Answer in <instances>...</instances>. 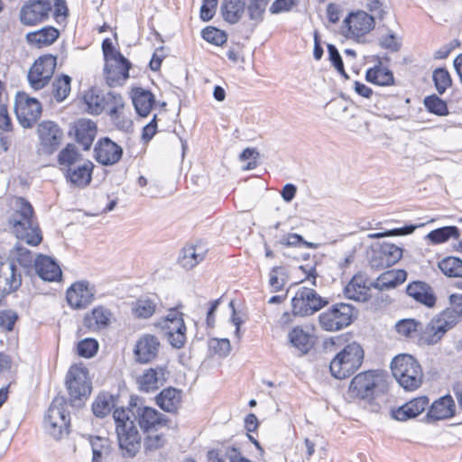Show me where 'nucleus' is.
<instances>
[{"instance_id":"nucleus-5","label":"nucleus","mask_w":462,"mask_h":462,"mask_svg":"<svg viewBox=\"0 0 462 462\" xmlns=\"http://www.w3.org/2000/svg\"><path fill=\"white\" fill-rule=\"evenodd\" d=\"M364 350L356 342L346 346L330 362L329 369L332 376L345 379L352 375L361 365Z\"/></svg>"},{"instance_id":"nucleus-22","label":"nucleus","mask_w":462,"mask_h":462,"mask_svg":"<svg viewBox=\"0 0 462 462\" xmlns=\"http://www.w3.org/2000/svg\"><path fill=\"white\" fill-rule=\"evenodd\" d=\"M124 107V100L119 94L112 91L106 93L105 109L119 129H127L131 125V121L123 115Z\"/></svg>"},{"instance_id":"nucleus-33","label":"nucleus","mask_w":462,"mask_h":462,"mask_svg":"<svg viewBox=\"0 0 462 462\" xmlns=\"http://www.w3.org/2000/svg\"><path fill=\"white\" fill-rule=\"evenodd\" d=\"M369 286L364 275H355L344 289L346 298L356 301H365L368 299Z\"/></svg>"},{"instance_id":"nucleus-20","label":"nucleus","mask_w":462,"mask_h":462,"mask_svg":"<svg viewBox=\"0 0 462 462\" xmlns=\"http://www.w3.org/2000/svg\"><path fill=\"white\" fill-rule=\"evenodd\" d=\"M129 411V416L138 423L144 431L156 430L158 426L166 423L164 416L158 412L155 409L147 406H137L136 404L131 408L125 409Z\"/></svg>"},{"instance_id":"nucleus-64","label":"nucleus","mask_w":462,"mask_h":462,"mask_svg":"<svg viewBox=\"0 0 462 462\" xmlns=\"http://www.w3.org/2000/svg\"><path fill=\"white\" fill-rule=\"evenodd\" d=\"M218 0H203L202 6L200 8V18L208 22L213 18Z\"/></svg>"},{"instance_id":"nucleus-51","label":"nucleus","mask_w":462,"mask_h":462,"mask_svg":"<svg viewBox=\"0 0 462 462\" xmlns=\"http://www.w3.org/2000/svg\"><path fill=\"white\" fill-rule=\"evenodd\" d=\"M70 82L71 79L63 75L60 78H57L52 84V94L55 99L58 102H62L66 99L68 95L70 92Z\"/></svg>"},{"instance_id":"nucleus-45","label":"nucleus","mask_w":462,"mask_h":462,"mask_svg":"<svg viewBox=\"0 0 462 462\" xmlns=\"http://www.w3.org/2000/svg\"><path fill=\"white\" fill-rule=\"evenodd\" d=\"M156 308L157 302L155 299L141 297L133 304L132 311L136 318L148 319L152 316Z\"/></svg>"},{"instance_id":"nucleus-47","label":"nucleus","mask_w":462,"mask_h":462,"mask_svg":"<svg viewBox=\"0 0 462 462\" xmlns=\"http://www.w3.org/2000/svg\"><path fill=\"white\" fill-rule=\"evenodd\" d=\"M289 282L287 268L284 266H275L269 273V286L272 292L281 291Z\"/></svg>"},{"instance_id":"nucleus-53","label":"nucleus","mask_w":462,"mask_h":462,"mask_svg":"<svg viewBox=\"0 0 462 462\" xmlns=\"http://www.w3.org/2000/svg\"><path fill=\"white\" fill-rule=\"evenodd\" d=\"M93 456L109 457L111 451L110 441L106 438L93 437L90 440Z\"/></svg>"},{"instance_id":"nucleus-56","label":"nucleus","mask_w":462,"mask_h":462,"mask_svg":"<svg viewBox=\"0 0 462 462\" xmlns=\"http://www.w3.org/2000/svg\"><path fill=\"white\" fill-rule=\"evenodd\" d=\"M98 350V343L93 338H85L79 342L77 351L80 356L92 357Z\"/></svg>"},{"instance_id":"nucleus-39","label":"nucleus","mask_w":462,"mask_h":462,"mask_svg":"<svg viewBox=\"0 0 462 462\" xmlns=\"http://www.w3.org/2000/svg\"><path fill=\"white\" fill-rule=\"evenodd\" d=\"M97 134V127L90 120H79L76 129L77 141L88 150Z\"/></svg>"},{"instance_id":"nucleus-24","label":"nucleus","mask_w":462,"mask_h":462,"mask_svg":"<svg viewBox=\"0 0 462 462\" xmlns=\"http://www.w3.org/2000/svg\"><path fill=\"white\" fill-rule=\"evenodd\" d=\"M2 282L5 283L3 294H9L21 286L22 275L13 261L0 262V283Z\"/></svg>"},{"instance_id":"nucleus-48","label":"nucleus","mask_w":462,"mask_h":462,"mask_svg":"<svg viewBox=\"0 0 462 462\" xmlns=\"http://www.w3.org/2000/svg\"><path fill=\"white\" fill-rule=\"evenodd\" d=\"M439 268L448 277L462 278V260L455 256H448L438 263Z\"/></svg>"},{"instance_id":"nucleus-1","label":"nucleus","mask_w":462,"mask_h":462,"mask_svg":"<svg viewBox=\"0 0 462 462\" xmlns=\"http://www.w3.org/2000/svg\"><path fill=\"white\" fill-rule=\"evenodd\" d=\"M8 226L17 239L30 245H37L42 237L33 216V208L23 198L15 197L10 202Z\"/></svg>"},{"instance_id":"nucleus-58","label":"nucleus","mask_w":462,"mask_h":462,"mask_svg":"<svg viewBox=\"0 0 462 462\" xmlns=\"http://www.w3.org/2000/svg\"><path fill=\"white\" fill-rule=\"evenodd\" d=\"M367 9L371 13L369 16L373 18L374 22H383L387 14V9L379 0H371L367 4Z\"/></svg>"},{"instance_id":"nucleus-36","label":"nucleus","mask_w":462,"mask_h":462,"mask_svg":"<svg viewBox=\"0 0 462 462\" xmlns=\"http://www.w3.org/2000/svg\"><path fill=\"white\" fill-rule=\"evenodd\" d=\"M85 159L74 144H67L58 154V163L60 171L65 173L69 168H73Z\"/></svg>"},{"instance_id":"nucleus-15","label":"nucleus","mask_w":462,"mask_h":462,"mask_svg":"<svg viewBox=\"0 0 462 462\" xmlns=\"http://www.w3.org/2000/svg\"><path fill=\"white\" fill-rule=\"evenodd\" d=\"M161 328L173 347L180 348L184 346L187 328L180 312L171 310L161 322Z\"/></svg>"},{"instance_id":"nucleus-31","label":"nucleus","mask_w":462,"mask_h":462,"mask_svg":"<svg viewBox=\"0 0 462 462\" xmlns=\"http://www.w3.org/2000/svg\"><path fill=\"white\" fill-rule=\"evenodd\" d=\"M407 294L427 307L434 306L436 297L431 287L423 282H413L406 288Z\"/></svg>"},{"instance_id":"nucleus-37","label":"nucleus","mask_w":462,"mask_h":462,"mask_svg":"<svg viewBox=\"0 0 462 462\" xmlns=\"http://www.w3.org/2000/svg\"><path fill=\"white\" fill-rule=\"evenodd\" d=\"M406 278L407 273L404 270H390L382 273L373 283V286L380 291L388 290L402 283Z\"/></svg>"},{"instance_id":"nucleus-34","label":"nucleus","mask_w":462,"mask_h":462,"mask_svg":"<svg viewBox=\"0 0 462 462\" xmlns=\"http://www.w3.org/2000/svg\"><path fill=\"white\" fill-rule=\"evenodd\" d=\"M131 97L137 114L143 117L147 116L154 105L153 95L148 90L137 88L133 89Z\"/></svg>"},{"instance_id":"nucleus-40","label":"nucleus","mask_w":462,"mask_h":462,"mask_svg":"<svg viewBox=\"0 0 462 462\" xmlns=\"http://www.w3.org/2000/svg\"><path fill=\"white\" fill-rule=\"evenodd\" d=\"M221 12L225 21L236 23L245 12V3L243 0H223Z\"/></svg>"},{"instance_id":"nucleus-18","label":"nucleus","mask_w":462,"mask_h":462,"mask_svg":"<svg viewBox=\"0 0 462 462\" xmlns=\"http://www.w3.org/2000/svg\"><path fill=\"white\" fill-rule=\"evenodd\" d=\"M402 256V249L399 246L383 243L372 250L370 265L374 269H383L396 263Z\"/></svg>"},{"instance_id":"nucleus-13","label":"nucleus","mask_w":462,"mask_h":462,"mask_svg":"<svg viewBox=\"0 0 462 462\" xmlns=\"http://www.w3.org/2000/svg\"><path fill=\"white\" fill-rule=\"evenodd\" d=\"M14 111L23 127L30 128L41 116L42 107L38 99L25 93H18L15 97Z\"/></svg>"},{"instance_id":"nucleus-2","label":"nucleus","mask_w":462,"mask_h":462,"mask_svg":"<svg viewBox=\"0 0 462 462\" xmlns=\"http://www.w3.org/2000/svg\"><path fill=\"white\" fill-rule=\"evenodd\" d=\"M119 448L125 457H134L141 448L142 437L129 411L116 409L113 413Z\"/></svg>"},{"instance_id":"nucleus-12","label":"nucleus","mask_w":462,"mask_h":462,"mask_svg":"<svg viewBox=\"0 0 462 462\" xmlns=\"http://www.w3.org/2000/svg\"><path fill=\"white\" fill-rule=\"evenodd\" d=\"M56 68V57L43 55L34 61L28 71V81L30 86L40 90L50 82Z\"/></svg>"},{"instance_id":"nucleus-38","label":"nucleus","mask_w":462,"mask_h":462,"mask_svg":"<svg viewBox=\"0 0 462 462\" xmlns=\"http://www.w3.org/2000/svg\"><path fill=\"white\" fill-rule=\"evenodd\" d=\"M157 404L167 412H173L180 405L181 393L175 388H166L156 397Z\"/></svg>"},{"instance_id":"nucleus-52","label":"nucleus","mask_w":462,"mask_h":462,"mask_svg":"<svg viewBox=\"0 0 462 462\" xmlns=\"http://www.w3.org/2000/svg\"><path fill=\"white\" fill-rule=\"evenodd\" d=\"M140 389L144 392H150L159 387L158 372L154 369H149L144 372L138 379Z\"/></svg>"},{"instance_id":"nucleus-17","label":"nucleus","mask_w":462,"mask_h":462,"mask_svg":"<svg viewBox=\"0 0 462 462\" xmlns=\"http://www.w3.org/2000/svg\"><path fill=\"white\" fill-rule=\"evenodd\" d=\"M450 311H444L439 318L430 320L422 327L420 339L427 345L438 343L444 334L456 323V319L449 320Z\"/></svg>"},{"instance_id":"nucleus-30","label":"nucleus","mask_w":462,"mask_h":462,"mask_svg":"<svg viewBox=\"0 0 462 462\" xmlns=\"http://www.w3.org/2000/svg\"><path fill=\"white\" fill-rule=\"evenodd\" d=\"M455 414V402L450 395H445L435 401L428 413L430 420H440L453 417Z\"/></svg>"},{"instance_id":"nucleus-7","label":"nucleus","mask_w":462,"mask_h":462,"mask_svg":"<svg viewBox=\"0 0 462 462\" xmlns=\"http://www.w3.org/2000/svg\"><path fill=\"white\" fill-rule=\"evenodd\" d=\"M374 28V22L365 11L350 13L343 21L342 33L347 39L364 42L365 36Z\"/></svg>"},{"instance_id":"nucleus-43","label":"nucleus","mask_w":462,"mask_h":462,"mask_svg":"<svg viewBox=\"0 0 462 462\" xmlns=\"http://www.w3.org/2000/svg\"><path fill=\"white\" fill-rule=\"evenodd\" d=\"M289 338L292 346L302 354L308 353L313 346V340L310 335L300 328H294L290 332Z\"/></svg>"},{"instance_id":"nucleus-6","label":"nucleus","mask_w":462,"mask_h":462,"mask_svg":"<svg viewBox=\"0 0 462 462\" xmlns=\"http://www.w3.org/2000/svg\"><path fill=\"white\" fill-rule=\"evenodd\" d=\"M66 408L65 400L62 397H56L45 415L44 429L55 439H60L69 433V418Z\"/></svg>"},{"instance_id":"nucleus-46","label":"nucleus","mask_w":462,"mask_h":462,"mask_svg":"<svg viewBox=\"0 0 462 462\" xmlns=\"http://www.w3.org/2000/svg\"><path fill=\"white\" fill-rule=\"evenodd\" d=\"M267 4L268 0H249L246 12L252 29L263 21Z\"/></svg>"},{"instance_id":"nucleus-8","label":"nucleus","mask_w":462,"mask_h":462,"mask_svg":"<svg viewBox=\"0 0 462 462\" xmlns=\"http://www.w3.org/2000/svg\"><path fill=\"white\" fill-rule=\"evenodd\" d=\"M354 308L350 304L337 303L319 317L320 327L327 331H337L351 324Z\"/></svg>"},{"instance_id":"nucleus-3","label":"nucleus","mask_w":462,"mask_h":462,"mask_svg":"<svg viewBox=\"0 0 462 462\" xmlns=\"http://www.w3.org/2000/svg\"><path fill=\"white\" fill-rule=\"evenodd\" d=\"M102 51L106 60L104 73L106 83L109 87L123 85L129 78L130 62L115 49L110 39L103 41Z\"/></svg>"},{"instance_id":"nucleus-59","label":"nucleus","mask_w":462,"mask_h":462,"mask_svg":"<svg viewBox=\"0 0 462 462\" xmlns=\"http://www.w3.org/2000/svg\"><path fill=\"white\" fill-rule=\"evenodd\" d=\"M448 301L450 309H448L446 311L451 312L449 320L456 319L457 322V318H462V294H450L448 297Z\"/></svg>"},{"instance_id":"nucleus-60","label":"nucleus","mask_w":462,"mask_h":462,"mask_svg":"<svg viewBox=\"0 0 462 462\" xmlns=\"http://www.w3.org/2000/svg\"><path fill=\"white\" fill-rule=\"evenodd\" d=\"M209 346L215 354L225 357L231 351V345L227 338H213L209 341Z\"/></svg>"},{"instance_id":"nucleus-42","label":"nucleus","mask_w":462,"mask_h":462,"mask_svg":"<svg viewBox=\"0 0 462 462\" xmlns=\"http://www.w3.org/2000/svg\"><path fill=\"white\" fill-rule=\"evenodd\" d=\"M459 236L460 232L457 226H448L432 230L426 236V239L433 245H439L450 238L458 239Z\"/></svg>"},{"instance_id":"nucleus-21","label":"nucleus","mask_w":462,"mask_h":462,"mask_svg":"<svg viewBox=\"0 0 462 462\" xmlns=\"http://www.w3.org/2000/svg\"><path fill=\"white\" fill-rule=\"evenodd\" d=\"M159 339L151 334L142 336L135 344L134 356L137 362L142 364L154 360L160 350Z\"/></svg>"},{"instance_id":"nucleus-41","label":"nucleus","mask_w":462,"mask_h":462,"mask_svg":"<svg viewBox=\"0 0 462 462\" xmlns=\"http://www.w3.org/2000/svg\"><path fill=\"white\" fill-rule=\"evenodd\" d=\"M106 100V94H103L97 89H89L84 95L88 111L93 115H99L105 110Z\"/></svg>"},{"instance_id":"nucleus-23","label":"nucleus","mask_w":462,"mask_h":462,"mask_svg":"<svg viewBox=\"0 0 462 462\" xmlns=\"http://www.w3.org/2000/svg\"><path fill=\"white\" fill-rule=\"evenodd\" d=\"M96 159L103 165L116 164L123 155V149L109 138L101 139L95 148Z\"/></svg>"},{"instance_id":"nucleus-4","label":"nucleus","mask_w":462,"mask_h":462,"mask_svg":"<svg viewBox=\"0 0 462 462\" xmlns=\"http://www.w3.org/2000/svg\"><path fill=\"white\" fill-rule=\"evenodd\" d=\"M393 375L399 384L407 391H413L420 387L423 379V373L418 361L410 355H399L391 364Z\"/></svg>"},{"instance_id":"nucleus-61","label":"nucleus","mask_w":462,"mask_h":462,"mask_svg":"<svg viewBox=\"0 0 462 462\" xmlns=\"http://www.w3.org/2000/svg\"><path fill=\"white\" fill-rule=\"evenodd\" d=\"M166 439L162 434H149L144 440L146 450H157L164 446Z\"/></svg>"},{"instance_id":"nucleus-44","label":"nucleus","mask_w":462,"mask_h":462,"mask_svg":"<svg viewBox=\"0 0 462 462\" xmlns=\"http://www.w3.org/2000/svg\"><path fill=\"white\" fill-rule=\"evenodd\" d=\"M366 80L379 86H389L393 83V75L390 69L382 66L369 69L365 75Z\"/></svg>"},{"instance_id":"nucleus-19","label":"nucleus","mask_w":462,"mask_h":462,"mask_svg":"<svg viewBox=\"0 0 462 462\" xmlns=\"http://www.w3.org/2000/svg\"><path fill=\"white\" fill-rule=\"evenodd\" d=\"M95 286L87 281L74 282L66 292L68 304L73 309H85L95 297Z\"/></svg>"},{"instance_id":"nucleus-62","label":"nucleus","mask_w":462,"mask_h":462,"mask_svg":"<svg viewBox=\"0 0 462 462\" xmlns=\"http://www.w3.org/2000/svg\"><path fill=\"white\" fill-rule=\"evenodd\" d=\"M328 51L329 60L332 62V64L334 65V67L336 68V69L341 75H343L345 78L347 79L348 77H347L346 73L345 72L343 61H342L341 56H340L337 49L334 45L328 44Z\"/></svg>"},{"instance_id":"nucleus-11","label":"nucleus","mask_w":462,"mask_h":462,"mask_svg":"<svg viewBox=\"0 0 462 462\" xmlns=\"http://www.w3.org/2000/svg\"><path fill=\"white\" fill-rule=\"evenodd\" d=\"M52 8V0H27L20 10V22L26 26L44 23L51 14Z\"/></svg>"},{"instance_id":"nucleus-25","label":"nucleus","mask_w":462,"mask_h":462,"mask_svg":"<svg viewBox=\"0 0 462 462\" xmlns=\"http://www.w3.org/2000/svg\"><path fill=\"white\" fill-rule=\"evenodd\" d=\"M93 163L84 160L73 168H69L64 174L67 180L78 188H85L92 179Z\"/></svg>"},{"instance_id":"nucleus-35","label":"nucleus","mask_w":462,"mask_h":462,"mask_svg":"<svg viewBox=\"0 0 462 462\" xmlns=\"http://www.w3.org/2000/svg\"><path fill=\"white\" fill-rule=\"evenodd\" d=\"M206 249L201 245H190L183 248L179 262L180 265L190 270L198 265L205 257Z\"/></svg>"},{"instance_id":"nucleus-55","label":"nucleus","mask_w":462,"mask_h":462,"mask_svg":"<svg viewBox=\"0 0 462 462\" xmlns=\"http://www.w3.org/2000/svg\"><path fill=\"white\" fill-rule=\"evenodd\" d=\"M202 37L207 42L217 46L223 45L226 40V34L215 27H208L202 31Z\"/></svg>"},{"instance_id":"nucleus-57","label":"nucleus","mask_w":462,"mask_h":462,"mask_svg":"<svg viewBox=\"0 0 462 462\" xmlns=\"http://www.w3.org/2000/svg\"><path fill=\"white\" fill-rule=\"evenodd\" d=\"M435 87L439 94H442L451 85V79L448 70L438 69L433 73Z\"/></svg>"},{"instance_id":"nucleus-28","label":"nucleus","mask_w":462,"mask_h":462,"mask_svg":"<svg viewBox=\"0 0 462 462\" xmlns=\"http://www.w3.org/2000/svg\"><path fill=\"white\" fill-rule=\"evenodd\" d=\"M429 404L426 396L415 398L393 411V418L397 420L405 421L423 412Z\"/></svg>"},{"instance_id":"nucleus-50","label":"nucleus","mask_w":462,"mask_h":462,"mask_svg":"<svg viewBox=\"0 0 462 462\" xmlns=\"http://www.w3.org/2000/svg\"><path fill=\"white\" fill-rule=\"evenodd\" d=\"M115 407L114 398L109 394H100L95 400L92 410L97 417L104 418Z\"/></svg>"},{"instance_id":"nucleus-63","label":"nucleus","mask_w":462,"mask_h":462,"mask_svg":"<svg viewBox=\"0 0 462 462\" xmlns=\"http://www.w3.org/2000/svg\"><path fill=\"white\" fill-rule=\"evenodd\" d=\"M17 318V314L13 310L0 312V327L7 331L13 330Z\"/></svg>"},{"instance_id":"nucleus-10","label":"nucleus","mask_w":462,"mask_h":462,"mask_svg":"<svg viewBox=\"0 0 462 462\" xmlns=\"http://www.w3.org/2000/svg\"><path fill=\"white\" fill-rule=\"evenodd\" d=\"M327 304L315 290L302 286L299 288L291 300L293 315L310 316L322 309Z\"/></svg>"},{"instance_id":"nucleus-32","label":"nucleus","mask_w":462,"mask_h":462,"mask_svg":"<svg viewBox=\"0 0 462 462\" xmlns=\"http://www.w3.org/2000/svg\"><path fill=\"white\" fill-rule=\"evenodd\" d=\"M111 317L112 313L108 310L97 307L85 315L83 323L88 330L98 331L108 327Z\"/></svg>"},{"instance_id":"nucleus-9","label":"nucleus","mask_w":462,"mask_h":462,"mask_svg":"<svg viewBox=\"0 0 462 462\" xmlns=\"http://www.w3.org/2000/svg\"><path fill=\"white\" fill-rule=\"evenodd\" d=\"M41 154L51 155L60 146L63 140V131L59 125L51 120H44L37 125L36 129Z\"/></svg>"},{"instance_id":"nucleus-49","label":"nucleus","mask_w":462,"mask_h":462,"mask_svg":"<svg viewBox=\"0 0 462 462\" xmlns=\"http://www.w3.org/2000/svg\"><path fill=\"white\" fill-rule=\"evenodd\" d=\"M395 328L399 335L412 338L417 337L419 331L422 329V324L413 319H405L398 321Z\"/></svg>"},{"instance_id":"nucleus-29","label":"nucleus","mask_w":462,"mask_h":462,"mask_svg":"<svg viewBox=\"0 0 462 462\" xmlns=\"http://www.w3.org/2000/svg\"><path fill=\"white\" fill-rule=\"evenodd\" d=\"M37 274L44 281L53 282L61 277L59 264L51 257L39 255L34 262Z\"/></svg>"},{"instance_id":"nucleus-14","label":"nucleus","mask_w":462,"mask_h":462,"mask_svg":"<svg viewBox=\"0 0 462 462\" xmlns=\"http://www.w3.org/2000/svg\"><path fill=\"white\" fill-rule=\"evenodd\" d=\"M67 388L73 399H80L91 393V382L88 378V371L82 364L70 366L67 374Z\"/></svg>"},{"instance_id":"nucleus-27","label":"nucleus","mask_w":462,"mask_h":462,"mask_svg":"<svg viewBox=\"0 0 462 462\" xmlns=\"http://www.w3.org/2000/svg\"><path fill=\"white\" fill-rule=\"evenodd\" d=\"M338 108L342 112L338 116V121L347 130L357 134L368 132V123L356 113V108L347 106H339Z\"/></svg>"},{"instance_id":"nucleus-26","label":"nucleus","mask_w":462,"mask_h":462,"mask_svg":"<svg viewBox=\"0 0 462 462\" xmlns=\"http://www.w3.org/2000/svg\"><path fill=\"white\" fill-rule=\"evenodd\" d=\"M60 36V31L53 26H45L42 29L26 33L25 40L29 45L42 49L51 45Z\"/></svg>"},{"instance_id":"nucleus-54","label":"nucleus","mask_w":462,"mask_h":462,"mask_svg":"<svg viewBox=\"0 0 462 462\" xmlns=\"http://www.w3.org/2000/svg\"><path fill=\"white\" fill-rule=\"evenodd\" d=\"M424 105L430 112L438 116H445L448 114L446 103L435 95L427 97L424 99Z\"/></svg>"},{"instance_id":"nucleus-16","label":"nucleus","mask_w":462,"mask_h":462,"mask_svg":"<svg viewBox=\"0 0 462 462\" xmlns=\"http://www.w3.org/2000/svg\"><path fill=\"white\" fill-rule=\"evenodd\" d=\"M382 382V376L373 371H367L356 375L351 381L349 390L351 393L360 399L373 398L375 389Z\"/></svg>"}]
</instances>
